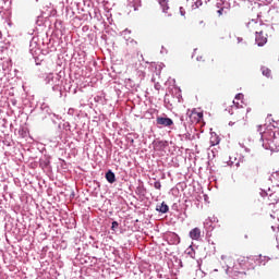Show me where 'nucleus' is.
Wrapping results in <instances>:
<instances>
[{
    "mask_svg": "<svg viewBox=\"0 0 279 279\" xmlns=\"http://www.w3.org/2000/svg\"><path fill=\"white\" fill-rule=\"evenodd\" d=\"M248 32H255V41L258 45V47H263L264 45H267V33L265 31L259 29L260 24L258 22L252 20L246 25Z\"/></svg>",
    "mask_w": 279,
    "mask_h": 279,
    "instance_id": "nucleus-1",
    "label": "nucleus"
},
{
    "mask_svg": "<svg viewBox=\"0 0 279 279\" xmlns=\"http://www.w3.org/2000/svg\"><path fill=\"white\" fill-rule=\"evenodd\" d=\"M247 112H252V108L245 109H238L235 111V114H233L231 121L229 122V125H238V128H243L247 125Z\"/></svg>",
    "mask_w": 279,
    "mask_h": 279,
    "instance_id": "nucleus-2",
    "label": "nucleus"
},
{
    "mask_svg": "<svg viewBox=\"0 0 279 279\" xmlns=\"http://www.w3.org/2000/svg\"><path fill=\"white\" fill-rule=\"evenodd\" d=\"M262 141H268L270 149H278L279 151V132L268 131L262 134Z\"/></svg>",
    "mask_w": 279,
    "mask_h": 279,
    "instance_id": "nucleus-3",
    "label": "nucleus"
},
{
    "mask_svg": "<svg viewBox=\"0 0 279 279\" xmlns=\"http://www.w3.org/2000/svg\"><path fill=\"white\" fill-rule=\"evenodd\" d=\"M252 259L250 257H245V256H240L236 260V264L234 265V270L238 271V274H241L240 269H243V271H245V269H250V267H252Z\"/></svg>",
    "mask_w": 279,
    "mask_h": 279,
    "instance_id": "nucleus-4",
    "label": "nucleus"
},
{
    "mask_svg": "<svg viewBox=\"0 0 279 279\" xmlns=\"http://www.w3.org/2000/svg\"><path fill=\"white\" fill-rule=\"evenodd\" d=\"M196 60L197 62H205L206 66H208L209 69L217 66V63L215 62V57H213V54L203 53L201 56H197Z\"/></svg>",
    "mask_w": 279,
    "mask_h": 279,
    "instance_id": "nucleus-5",
    "label": "nucleus"
},
{
    "mask_svg": "<svg viewBox=\"0 0 279 279\" xmlns=\"http://www.w3.org/2000/svg\"><path fill=\"white\" fill-rule=\"evenodd\" d=\"M156 123L157 125H162V128H171V125H173V120L170 118L158 117Z\"/></svg>",
    "mask_w": 279,
    "mask_h": 279,
    "instance_id": "nucleus-6",
    "label": "nucleus"
},
{
    "mask_svg": "<svg viewBox=\"0 0 279 279\" xmlns=\"http://www.w3.org/2000/svg\"><path fill=\"white\" fill-rule=\"evenodd\" d=\"M190 239L193 241H199L202 239V229L199 228H194L190 231Z\"/></svg>",
    "mask_w": 279,
    "mask_h": 279,
    "instance_id": "nucleus-7",
    "label": "nucleus"
},
{
    "mask_svg": "<svg viewBox=\"0 0 279 279\" xmlns=\"http://www.w3.org/2000/svg\"><path fill=\"white\" fill-rule=\"evenodd\" d=\"M128 8H129V12H136V10H138V8H141V0H128Z\"/></svg>",
    "mask_w": 279,
    "mask_h": 279,
    "instance_id": "nucleus-8",
    "label": "nucleus"
},
{
    "mask_svg": "<svg viewBox=\"0 0 279 279\" xmlns=\"http://www.w3.org/2000/svg\"><path fill=\"white\" fill-rule=\"evenodd\" d=\"M107 182H109V184H114V182H117V175L114 174V172H112V170H109L106 175H105Z\"/></svg>",
    "mask_w": 279,
    "mask_h": 279,
    "instance_id": "nucleus-9",
    "label": "nucleus"
},
{
    "mask_svg": "<svg viewBox=\"0 0 279 279\" xmlns=\"http://www.w3.org/2000/svg\"><path fill=\"white\" fill-rule=\"evenodd\" d=\"M156 210H158V213H169V205L166 204L165 202H162L160 205H157Z\"/></svg>",
    "mask_w": 279,
    "mask_h": 279,
    "instance_id": "nucleus-10",
    "label": "nucleus"
},
{
    "mask_svg": "<svg viewBox=\"0 0 279 279\" xmlns=\"http://www.w3.org/2000/svg\"><path fill=\"white\" fill-rule=\"evenodd\" d=\"M270 181L275 186L279 187V171L271 173Z\"/></svg>",
    "mask_w": 279,
    "mask_h": 279,
    "instance_id": "nucleus-11",
    "label": "nucleus"
},
{
    "mask_svg": "<svg viewBox=\"0 0 279 279\" xmlns=\"http://www.w3.org/2000/svg\"><path fill=\"white\" fill-rule=\"evenodd\" d=\"M193 117L195 118V121L199 122V121H202V119H204V113L197 112V111H192L190 114V119H193Z\"/></svg>",
    "mask_w": 279,
    "mask_h": 279,
    "instance_id": "nucleus-12",
    "label": "nucleus"
},
{
    "mask_svg": "<svg viewBox=\"0 0 279 279\" xmlns=\"http://www.w3.org/2000/svg\"><path fill=\"white\" fill-rule=\"evenodd\" d=\"M268 202H269V206L274 205V204H278V195L276 194H270L268 196Z\"/></svg>",
    "mask_w": 279,
    "mask_h": 279,
    "instance_id": "nucleus-13",
    "label": "nucleus"
},
{
    "mask_svg": "<svg viewBox=\"0 0 279 279\" xmlns=\"http://www.w3.org/2000/svg\"><path fill=\"white\" fill-rule=\"evenodd\" d=\"M260 71H262V74H263L265 77H271V71L269 70V68H267V66H262Z\"/></svg>",
    "mask_w": 279,
    "mask_h": 279,
    "instance_id": "nucleus-14",
    "label": "nucleus"
},
{
    "mask_svg": "<svg viewBox=\"0 0 279 279\" xmlns=\"http://www.w3.org/2000/svg\"><path fill=\"white\" fill-rule=\"evenodd\" d=\"M219 137L217 136V135H213L211 137H210V141H209V143H210V145H211V147H215V145H219Z\"/></svg>",
    "mask_w": 279,
    "mask_h": 279,
    "instance_id": "nucleus-15",
    "label": "nucleus"
},
{
    "mask_svg": "<svg viewBox=\"0 0 279 279\" xmlns=\"http://www.w3.org/2000/svg\"><path fill=\"white\" fill-rule=\"evenodd\" d=\"M159 4L162 8L163 12H167V10H169V2H167V0H160Z\"/></svg>",
    "mask_w": 279,
    "mask_h": 279,
    "instance_id": "nucleus-16",
    "label": "nucleus"
},
{
    "mask_svg": "<svg viewBox=\"0 0 279 279\" xmlns=\"http://www.w3.org/2000/svg\"><path fill=\"white\" fill-rule=\"evenodd\" d=\"M154 187L157 189V191H160V189H162V184L160 183V181H156L154 183Z\"/></svg>",
    "mask_w": 279,
    "mask_h": 279,
    "instance_id": "nucleus-17",
    "label": "nucleus"
},
{
    "mask_svg": "<svg viewBox=\"0 0 279 279\" xmlns=\"http://www.w3.org/2000/svg\"><path fill=\"white\" fill-rule=\"evenodd\" d=\"M180 14L181 16H186V11L182 7L180 8Z\"/></svg>",
    "mask_w": 279,
    "mask_h": 279,
    "instance_id": "nucleus-18",
    "label": "nucleus"
},
{
    "mask_svg": "<svg viewBox=\"0 0 279 279\" xmlns=\"http://www.w3.org/2000/svg\"><path fill=\"white\" fill-rule=\"evenodd\" d=\"M254 175H258V167L252 168Z\"/></svg>",
    "mask_w": 279,
    "mask_h": 279,
    "instance_id": "nucleus-19",
    "label": "nucleus"
},
{
    "mask_svg": "<svg viewBox=\"0 0 279 279\" xmlns=\"http://www.w3.org/2000/svg\"><path fill=\"white\" fill-rule=\"evenodd\" d=\"M114 228H119V222L117 221L112 222L111 229L114 230Z\"/></svg>",
    "mask_w": 279,
    "mask_h": 279,
    "instance_id": "nucleus-20",
    "label": "nucleus"
},
{
    "mask_svg": "<svg viewBox=\"0 0 279 279\" xmlns=\"http://www.w3.org/2000/svg\"><path fill=\"white\" fill-rule=\"evenodd\" d=\"M235 99H243V94H238V95L235 96Z\"/></svg>",
    "mask_w": 279,
    "mask_h": 279,
    "instance_id": "nucleus-21",
    "label": "nucleus"
},
{
    "mask_svg": "<svg viewBox=\"0 0 279 279\" xmlns=\"http://www.w3.org/2000/svg\"><path fill=\"white\" fill-rule=\"evenodd\" d=\"M219 16H221L223 14V8H221L220 10L217 11Z\"/></svg>",
    "mask_w": 279,
    "mask_h": 279,
    "instance_id": "nucleus-22",
    "label": "nucleus"
},
{
    "mask_svg": "<svg viewBox=\"0 0 279 279\" xmlns=\"http://www.w3.org/2000/svg\"><path fill=\"white\" fill-rule=\"evenodd\" d=\"M150 66H151V69H158V64H156V63H151Z\"/></svg>",
    "mask_w": 279,
    "mask_h": 279,
    "instance_id": "nucleus-23",
    "label": "nucleus"
},
{
    "mask_svg": "<svg viewBox=\"0 0 279 279\" xmlns=\"http://www.w3.org/2000/svg\"><path fill=\"white\" fill-rule=\"evenodd\" d=\"M239 43H241V40H243V38H238Z\"/></svg>",
    "mask_w": 279,
    "mask_h": 279,
    "instance_id": "nucleus-24",
    "label": "nucleus"
}]
</instances>
